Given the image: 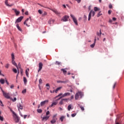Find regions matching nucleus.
Returning <instances> with one entry per match:
<instances>
[{
	"label": "nucleus",
	"instance_id": "nucleus-26",
	"mask_svg": "<svg viewBox=\"0 0 124 124\" xmlns=\"http://www.w3.org/2000/svg\"><path fill=\"white\" fill-rule=\"evenodd\" d=\"M16 27H17V29H18L20 31H22V30H21V28L19 27L18 24H16Z\"/></svg>",
	"mask_w": 124,
	"mask_h": 124
},
{
	"label": "nucleus",
	"instance_id": "nucleus-34",
	"mask_svg": "<svg viewBox=\"0 0 124 124\" xmlns=\"http://www.w3.org/2000/svg\"><path fill=\"white\" fill-rule=\"evenodd\" d=\"M61 62H58V61H56V62H55V64L56 65H61Z\"/></svg>",
	"mask_w": 124,
	"mask_h": 124
},
{
	"label": "nucleus",
	"instance_id": "nucleus-53",
	"mask_svg": "<svg viewBox=\"0 0 124 124\" xmlns=\"http://www.w3.org/2000/svg\"><path fill=\"white\" fill-rule=\"evenodd\" d=\"M76 1L78 2V3H80L81 0H75Z\"/></svg>",
	"mask_w": 124,
	"mask_h": 124
},
{
	"label": "nucleus",
	"instance_id": "nucleus-35",
	"mask_svg": "<svg viewBox=\"0 0 124 124\" xmlns=\"http://www.w3.org/2000/svg\"><path fill=\"white\" fill-rule=\"evenodd\" d=\"M37 111L39 113H42V110L41 109H38L37 110Z\"/></svg>",
	"mask_w": 124,
	"mask_h": 124
},
{
	"label": "nucleus",
	"instance_id": "nucleus-55",
	"mask_svg": "<svg viewBox=\"0 0 124 124\" xmlns=\"http://www.w3.org/2000/svg\"><path fill=\"white\" fill-rule=\"evenodd\" d=\"M50 114V112L49 111H47V112L46 113V116H48L47 115Z\"/></svg>",
	"mask_w": 124,
	"mask_h": 124
},
{
	"label": "nucleus",
	"instance_id": "nucleus-48",
	"mask_svg": "<svg viewBox=\"0 0 124 124\" xmlns=\"http://www.w3.org/2000/svg\"><path fill=\"white\" fill-rule=\"evenodd\" d=\"M116 84H117V83L115 82V83H114V85L113 86V89H114L115 88V86H116Z\"/></svg>",
	"mask_w": 124,
	"mask_h": 124
},
{
	"label": "nucleus",
	"instance_id": "nucleus-5",
	"mask_svg": "<svg viewBox=\"0 0 124 124\" xmlns=\"http://www.w3.org/2000/svg\"><path fill=\"white\" fill-rule=\"evenodd\" d=\"M13 116L15 118V122L16 123H18L19 122V118L17 116V115L15 113V112H13Z\"/></svg>",
	"mask_w": 124,
	"mask_h": 124
},
{
	"label": "nucleus",
	"instance_id": "nucleus-42",
	"mask_svg": "<svg viewBox=\"0 0 124 124\" xmlns=\"http://www.w3.org/2000/svg\"><path fill=\"white\" fill-rule=\"evenodd\" d=\"M18 68H19V69H21V64L19 62L18 64Z\"/></svg>",
	"mask_w": 124,
	"mask_h": 124
},
{
	"label": "nucleus",
	"instance_id": "nucleus-23",
	"mask_svg": "<svg viewBox=\"0 0 124 124\" xmlns=\"http://www.w3.org/2000/svg\"><path fill=\"white\" fill-rule=\"evenodd\" d=\"M29 69L28 68L26 70V76L29 78Z\"/></svg>",
	"mask_w": 124,
	"mask_h": 124
},
{
	"label": "nucleus",
	"instance_id": "nucleus-64",
	"mask_svg": "<svg viewBox=\"0 0 124 124\" xmlns=\"http://www.w3.org/2000/svg\"><path fill=\"white\" fill-rule=\"evenodd\" d=\"M120 124L119 123L117 122V121H116V124Z\"/></svg>",
	"mask_w": 124,
	"mask_h": 124
},
{
	"label": "nucleus",
	"instance_id": "nucleus-3",
	"mask_svg": "<svg viewBox=\"0 0 124 124\" xmlns=\"http://www.w3.org/2000/svg\"><path fill=\"white\" fill-rule=\"evenodd\" d=\"M70 16L72 17V18L73 19L74 23H75V24L78 26V21L77 20V19L76 18L75 16L72 15V14H71L70 15Z\"/></svg>",
	"mask_w": 124,
	"mask_h": 124
},
{
	"label": "nucleus",
	"instance_id": "nucleus-15",
	"mask_svg": "<svg viewBox=\"0 0 124 124\" xmlns=\"http://www.w3.org/2000/svg\"><path fill=\"white\" fill-rule=\"evenodd\" d=\"M55 20L54 19H52L51 18L48 21V23L49 25L53 24Z\"/></svg>",
	"mask_w": 124,
	"mask_h": 124
},
{
	"label": "nucleus",
	"instance_id": "nucleus-4",
	"mask_svg": "<svg viewBox=\"0 0 124 124\" xmlns=\"http://www.w3.org/2000/svg\"><path fill=\"white\" fill-rule=\"evenodd\" d=\"M57 115L56 114L53 116L52 120L50 121L52 124H54L56 122V121L57 120V118H56Z\"/></svg>",
	"mask_w": 124,
	"mask_h": 124
},
{
	"label": "nucleus",
	"instance_id": "nucleus-58",
	"mask_svg": "<svg viewBox=\"0 0 124 124\" xmlns=\"http://www.w3.org/2000/svg\"><path fill=\"white\" fill-rule=\"evenodd\" d=\"M25 15H26V16L29 15L28 12V11H26V12L25 13Z\"/></svg>",
	"mask_w": 124,
	"mask_h": 124
},
{
	"label": "nucleus",
	"instance_id": "nucleus-16",
	"mask_svg": "<svg viewBox=\"0 0 124 124\" xmlns=\"http://www.w3.org/2000/svg\"><path fill=\"white\" fill-rule=\"evenodd\" d=\"M12 64L16 67L17 69H18V66L16 63V62L14 61V60H13L12 61Z\"/></svg>",
	"mask_w": 124,
	"mask_h": 124
},
{
	"label": "nucleus",
	"instance_id": "nucleus-9",
	"mask_svg": "<svg viewBox=\"0 0 124 124\" xmlns=\"http://www.w3.org/2000/svg\"><path fill=\"white\" fill-rule=\"evenodd\" d=\"M52 11L56 15L60 16L61 15V13L56 9H51Z\"/></svg>",
	"mask_w": 124,
	"mask_h": 124
},
{
	"label": "nucleus",
	"instance_id": "nucleus-32",
	"mask_svg": "<svg viewBox=\"0 0 124 124\" xmlns=\"http://www.w3.org/2000/svg\"><path fill=\"white\" fill-rule=\"evenodd\" d=\"M10 66V64L9 63H6L5 65V67L6 68H9V67Z\"/></svg>",
	"mask_w": 124,
	"mask_h": 124
},
{
	"label": "nucleus",
	"instance_id": "nucleus-14",
	"mask_svg": "<svg viewBox=\"0 0 124 124\" xmlns=\"http://www.w3.org/2000/svg\"><path fill=\"white\" fill-rule=\"evenodd\" d=\"M13 10L14 11L16 16H18L19 15L20 12L17 11L16 9H13Z\"/></svg>",
	"mask_w": 124,
	"mask_h": 124
},
{
	"label": "nucleus",
	"instance_id": "nucleus-56",
	"mask_svg": "<svg viewBox=\"0 0 124 124\" xmlns=\"http://www.w3.org/2000/svg\"><path fill=\"white\" fill-rule=\"evenodd\" d=\"M109 9H112V4H109Z\"/></svg>",
	"mask_w": 124,
	"mask_h": 124
},
{
	"label": "nucleus",
	"instance_id": "nucleus-44",
	"mask_svg": "<svg viewBox=\"0 0 124 124\" xmlns=\"http://www.w3.org/2000/svg\"><path fill=\"white\" fill-rule=\"evenodd\" d=\"M64 118V117L62 116L61 117L60 120H61V121L62 122Z\"/></svg>",
	"mask_w": 124,
	"mask_h": 124
},
{
	"label": "nucleus",
	"instance_id": "nucleus-7",
	"mask_svg": "<svg viewBox=\"0 0 124 124\" xmlns=\"http://www.w3.org/2000/svg\"><path fill=\"white\" fill-rule=\"evenodd\" d=\"M48 102V100H46L45 101H43V102L40 103V105L41 107L44 106L45 104H47Z\"/></svg>",
	"mask_w": 124,
	"mask_h": 124
},
{
	"label": "nucleus",
	"instance_id": "nucleus-24",
	"mask_svg": "<svg viewBox=\"0 0 124 124\" xmlns=\"http://www.w3.org/2000/svg\"><path fill=\"white\" fill-rule=\"evenodd\" d=\"M96 34L97 36L100 37L102 34L101 30H100V32H99L98 31L97 32Z\"/></svg>",
	"mask_w": 124,
	"mask_h": 124
},
{
	"label": "nucleus",
	"instance_id": "nucleus-20",
	"mask_svg": "<svg viewBox=\"0 0 124 124\" xmlns=\"http://www.w3.org/2000/svg\"><path fill=\"white\" fill-rule=\"evenodd\" d=\"M61 71L63 72V73L64 74V75H66V74L67 73V71L66 70V69L62 68V69H61Z\"/></svg>",
	"mask_w": 124,
	"mask_h": 124
},
{
	"label": "nucleus",
	"instance_id": "nucleus-46",
	"mask_svg": "<svg viewBox=\"0 0 124 124\" xmlns=\"http://www.w3.org/2000/svg\"><path fill=\"white\" fill-rule=\"evenodd\" d=\"M80 107V108H81V109L82 110V111H84V107H82V106H79Z\"/></svg>",
	"mask_w": 124,
	"mask_h": 124
},
{
	"label": "nucleus",
	"instance_id": "nucleus-11",
	"mask_svg": "<svg viewBox=\"0 0 124 124\" xmlns=\"http://www.w3.org/2000/svg\"><path fill=\"white\" fill-rule=\"evenodd\" d=\"M43 63L42 62H40L39 63V70L38 71V72H39V71H41L42 69L43 68Z\"/></svg>",
	"mask_w": 124,
	"mask_h": 124
},
{
	"label": "nucleus",
	"instance_id": "nucleus-38",
	"mask_svg": "<svg viewBox=\"0 0 124 124\" xmlns=\"http://www.w3.org/2000/svg\"><path fill=\"white\" fill-rule=\"evenodd\" d=\"M0 114H1V112L0 111V121H3V118L2 117L0 116Z\"/></svg>",
	"mask_w": 124,
	"mask_h": 124
},
{
	"label": "nucleus",
	"instance_id": "nucleus-39",
	"mask_svg": "<svg viewBox=\"0 0 124 124\" xmlns=\"http://www.w3.org/2000/svg\"><path fill=\"white\" fill-rule=\"evenodd\" d=\"M91 13H89V17H88V20L90 21L91 20Z\"/></svg>",
	"mask_w": 124,
	"mask_h": 124
},
{
	"label": "nucleus",
	"instance_id": "nucleus-50",
	"mask_svg": "<svg viewBox=\"0 0 124 124\" xmlns=\"http://www.w3.org/2000/svg\"><path fill=\"white\" fill-rule=\"evenodd\" d=\"M22 93H26V89H24V90H23V91H22Z\"/></svg>",
	"mask_w": 124,
	"mask_h": 124
},
{
	"label": "nucleus",
	"instance_id": "nucleus-30",
	"mask_svg": "<svg viewBox=\"0 0 124 124\" xmlns=\"http://www.w3.org/2000/svg\"><path fill=\"white\" fill-rule=\"evenodd\" d=\"M102 15V14L101 13V11H100L98 14H97V17H99L100 16H101Z\"/></svg>",
	"mask_w": 124,
	"mask_h": 124
},
{
	"label": "nucleus",
	"instance_id": "nucleus-28",
	"mask_svg": "<svg viewBox=\"0 0 124 124\" xmlns=\"http://www.w3.org/2000/svg\"><path fill=\"white\" fill-rule=\"evenodd\" d=\"M72 105H69L68 107V111H70L71 110V109L72 108Z\"/></svg>",
	"mask_w": 124,
	"mask_h": 124
},
{
	"label": "nucleus",
	"instance_id": "nucleus-43",
	"mask_svg": "<svg viewBox=\"0 0 124 124\" xmlns=\"http://www.w3.org/2000/svg\"><path fill=\"white\" fill-rule=\"evenodd\" d=\"M39 82V84H41L42 83V79H41V78H40Z\"/></svg>",
	"mask_w": 124,
	"mask_h": 124
},
{
	"label": "nucleus",
	"instance_id": "nucleus-41",
	"mask_svg": "<svg viewBox=\"0 0 124 124\" xmlns=\"http://www.w3.org/2000/svg\"><path fill=\"white\" fill-rule=\"evenodd\" d=\"M62 95V93H60V94H59V95H58V96H56V97H55V98H57L58 97H60V96H61Z\"/></svg>",
	"mask_w": 124,
	"mask_h": 124
},
{
	"label": "nucleus",
	"instance_id": "nucleus-10",
	"mask_svg": "<svg viewBox=\"0 0 124 124\" xmlns=\"http://www.w3.org/2000/svg\"><path fill=\"white\" fill-rule=\"evenodd\" d=\"M23 19V16H20L16 20L15 23L20 22Z\"/></svg>",
	"mask_w": 124,
	"mask_h": 124
},
{
	"label": "nucleus",
	"instance_id": "nucleus-63",
	"mask_svg": "<svg viewBox=\"0 0 124 124\" xmlns=\"http://www.w3.org/2000/svg\"><path fill=\"white\" fill-rule=\"evenodd\" d=\"M27 117V115H24V119H25Z\"/></svg>",
	"mask_w": 124,
	"mask_h": 124
},
{
	"label": "nucleus",
	"instance_id": "nucleus-61",
	"mask_svg": "<svg viewBox=\"0 0 124 124\" xmlns=\"http://www.w3.org/2000/svg\"><path fill=\"white\" fill-rule=\"evenodd\" d=\"M96 37H95L94 41V44L96 43Z\"/></svg>",
	"mask_w": 124,
	"mask_h": 124
},
{
	"label": "nucleus",
	"instance_id": "nucleus-22",
	"mask_svg": "<svg viewBox=\"0 0 124 124\" xmlns=\"http://www.w3.org/2000/svg\"><path fill=\"white\" fill-rule=\"evenodd\" d=\"M23 81H24V84L26 85L27 83V78H25V77H24L23 78Z\"/></svg>",
	"mask_w": 124,
	"mask_h": 124
},
{
	"label": "nucleus",
	"instance_id": "nucleus-31",
	"mask_svg": "<svg viewBox=\"0 0 124 124\" xmlns=\"http://www.w3.org/2000/svg\"><path fill=\"white\" fill-rule=\"evenodd\" d=\"M5 3L7 6H11V5H9V4H8V0H5Z\"/></svg>",
	"mask_w": 124,
	"mask_h": 124
},
{
	"label": "nucleus",
	"instance_id": "nucleus-1",
	"mask_svg": "<svg viewBox=\"0 0 124 124\" xmlns=\"http://www.w3.org/2000/svg\"><path fill=\"white\" fill-rule=\"evenodd\" d=\"M83 95V94L82 92H78V93H76V94L75 99L78 100L79 97L81 98Z\"/></svg>",
	"mask_w": 124,
	"mask_h": 124
},
{
	"label": "nucleus",
	"instance_id": "nucleus-62",
	"mask_svg": "<svg viewBox=\"0 0 124 124\" xmlns=\"http://www.w3.org/2000/svg\"><path fill=\"white\" fill-rule=\"evenodd\" d=\"M116 17H113V21H116Z\"/></svg>",
	"mask_w": 124,
	"mask_h": 124
},
{
	"label": "nucleus",
	"instance_id": "nucleus-25",
	"mask_svg": "<svg viewBox=\"0 0 124 124\" xmlns=\"http://www.w3.org/2000/svg\"><path fill=\"white\" fill-rule=\"evenodd\" d=\"M90 14H91V16H92V15H93V16H94V15H95V13L93 10H91Z\"/></svg>",
	"mask_w": 124,
	"mask_h": 124
},
{
	"label": "nucleus",
	"instance_id": "nucleus-45",
	"mask_svg": "<svg viewBox=\"0 0 124 124\" xmlns=\"http://www.w3.org/2000/svg\"><path fill=\"white\" fill-rule=\"evenodd\" d=\"M20 73H21V75H22L23 72V69L22 68H20Z\"/></svg>",
	"mask_w": 124,
	"mask_h": 124
},
{
	"label": "nucleus",
	"instance_id": "nucleus-54",
	"mask_svg": "<svg viewBox=\"0 0 124 124\" xmlns=\"http://www.w3.org/2000/svg\"><path fill=\"white\" fill-rule=\"evenodd\" d=\"M38 13H39L40 14H42V11L41 10H38Z\"/></svg>",
	"mask_w": 124,
	"mask_h": 124
},
{
	"label": "nucleus",
	"instance_id": "nucleus-17",
	"mask_svg": "<svg viewBox=\"0 0 124 124\" xmlns=\"http://www.w3.org/2000/svg\"><path fill=\"white\" fill-rule=\"evenodd\" d=\"M68 82V80H65V81H63L62 80H58V83H66Z\"/></svg>",
	"mask_w": 124,
	"mask_h": 124
},
{
	"label": "nucleus",
	"instance_id": "nucleus-52",
	"mask_svg": "<svg viewBox=\"0 0 124 124\" xmlns=\"http://www.w3.org/2000/svg\"><path fill=\"white\" fill-rule=\"evenodd\" d=\"M17 76H16V78H17L18 75L19 74V71L18 70V69H17Z\"/></svg>",
	"mask_w": 124,
	"mask_h": 124
},
{
	"label": "nucleus",
	"instance_id": "nucleus-59",
	"mask_svg": "<svg viewBox=\"0 0 124 124\" xmlns=\"http://www.w3.org/2000/svg\"><path fill=\"white\" fill-rule=\"evenodd\" d=\"M46 87H50L49 83H46Z\"/></svg>",
	"mask_w": 124,
	"mask_h": 124
},
{
	"label": "nucleus",
	"instance_id": "nucleus-37",
	"mask_svg": "<svg viewBox=\"0 0 124 124\" xmlns=\"http://www.w3.org/2000/svg\"><path fill=\"white\" fill-rule=\"evenodd\" d=\"M11 100H12L13 102H15L16 101V98L15 97L14 98V99H12V98H11Z\"/></svg>",
	"mask_w": 124,
	"mask_h": 124
},
{
	"label": "nucleus",
	"instance_id": "nucleus-51",
	"mask_svg": "<svg viewBox=\"0 0 124 124\" xmlns=\"http://www.w3.org/2000/svg\"><path fill=\"white\" fill-rule=\"evenodd\" d=\"M76 115H77L76 113H74V114H72L71 116H72V117H74L76 116Z\"/></svg>",
	"mask_w": 124,
	"mask_h": 124
},
{
	"label": "nucleus",
	"instance_id": "nucleus-2",
	"mask_svg": "<svg viewBox=\"0 0 124 124\" xmlns=\"http://www.w3.org/2000/svg\"><path fill=\"white\" fill-rule=\"evenodd\" d=\"M69 18V16L65 15L62 17L61 19V21L62 22H67L68 21V19Z\"/></svg>",
	"mask_w": 124,
	"mask_h": 124
},
{
	"label": "nucleus",
	"instance_id": "nucleus-8",
	"mask_svg": "<svg viewBox=\"0 0 124 124\" xmlns=\"http://www.w3.org/2000/svg\"><path fill=\"white\" fill-rule=\"evenodd\" d=\"M3 93V96L7 98V99H9L10 98V96H9V93H5V92H4V91H2Z\"/></svg>",
	"mask_w": 124,
	"mask_h": 124
},
{
	"label": "nucleus",
	"instance_id": "nucleus-13",
	"mask_svg": "<svg viewBox=\"0 0 124 124\" xmlns=\"http://www.w3.org/2000/svg\"><path fill=\"white\" fill-rule=\"evenodd\" d=\"M17 108H18V110H19L20 109L21 110L23 109V106L21 104H20V103H18L17 104Z\"/></svg>",
	"mask_w": 124,
	"mask_h": 124
},
{
	"label": "nucleus",
	"instance_id": "nucleus-49",
	"mask_svg": "<svg viewBox=\"0 0 124 124\" xmlns=\"http://www.w3.org/2000/svg\"><path fill=\"white\" fill-rule=\"evenodd\" d=\"M0 105L2 107H3V105L2 104V102L0 100Z\"/></svg>",
	"mask_w": 124,
	"mask_h": 124
},
{
	"label": "nucleus",
	"instance_id": "nucleus-19",
	"mask_svg": "<svg viewBox=\"0 0 124 124\" xmlns=\"http://www.w3.org/2000/svg\"><path fill=\"white\" fill-rule=\"evenodd\" d=\"M62 86H60V87H58L56 90H55V93H57L59 91L62 89Z\"/></svg>",
	"mask_w": 124,
	"mask_h": 124
},
{
	"label": "nucleus",
	"instance_id": "nucleus-60",
	"mask_svg": "<svg viewBox=\"0 0 124 124\" xmlns=\"http://www.w3.org/2000/svg\"><path fill=\"white\" fill-rule=\"evenodd\" d=\"M111 10H109L108 12V14H109V15H110V14H111Z\"/></svg>",
	"mask_w": 124,
	"mask_h": 124
},
{
	"label": "nucleus",
	"instance_id": "nucleus-57",
	"mask_svg": "<svg viewBox=\"0 0 124 124\" xmlns=\"http://www.w3.org/2000/svg\"><path fill=\"white\" fill-rule=\"evenodd\" d=\"M14 87V84H12V85H11V86H10L11 89H13Z\"/></svg>",
	"mask_w": 124,
	"mask_h": 124
},
{
	"label": "nucleus",
	"instance_id": "nucleus-6",
	"mask_svg": "<svg viewBox=\"0 0 124 124\" xmlns=\"http://www.w3.org/2000/svg\"><path fill=\"white\" fill-rule=\"evenodd\" d=\"M70 95V93H69V92H67V93H64V94L62 95V96L61 97H60V98H59L58 99V100H59L60 99H61L62 98L64 97L65 96H69Z\"/></svg>",
	"mask_w": 124,
	"mask_h": 124
},
{
	"label": "nucleus",
	"instance_id": "nucleus-21",
	"mask_svg": "<svg viewBox=\"0 0 124 124\" xmlns=\"http://www.w3.org/2000/svg\"><path fill=\"white\" fill-rule=\"evenodd\" d=\"M94 10L95 12L100 11V9L99 8H97V7H94Z\"/></svg>",
	"mask_w": 124,
	"mask_h": 124
},
{
	"label": "nucleus",
	"instance_id": "nucleus-29",
	"mask_svg": "<svg viewBox=\"0 0 124 124\" xmlns=\"http://www.w3.org/2000/svg\"><path fill=\"white\" fill-rule=\"evenodd\" d=\"M11 57H12V60H15V55L13 53L11 54Z\"/></svg>",
	"mask_w": 124,
	"mask_h": 124
},
{
	"label": "nucleus",
	"instance_id": "nucleus-33",
	"mask_svg": "<svg viewBox=\"0 0 124 124\" xmlns=\"http://www.w3.org/2000/svg\"><path fill=\"white\" fill-rule=\"evenodd\" d=\"M13 71L16 74L17 72V69L16 68H13Z\"/></svg>",
	"mask_w": 124,
	"mask_h": 124
},
{
	"label": "nucleus",
	"instance_id": "nucleus-40",
	"mask_svg": "<svg viewBox=\"0 0 124 124\" xmlns=\"http://www.w3.org/2000/svg\"><path fill=\"white\" fill-rule=\"evenodd\" d=\"M95 45V43H94L93 44L91 45V47L93 48L94 47Z\"/></svg>",
	"mask_w": 124,
	"mask_h": 124
},
{
	"label": "nucleus",
	"instance_id": "nucleus-27",
	"mask_svg": "<svg viewBox=\"0 0 124 124\" xmlns=\"http://www.w3.org/2000/svg\"><path fill=\"white\" fill-rule=\"evenodd\" d=\"M0 83L1 84H4V83H5V80H4V79H3V78H1V79H0Z\"/></svg>",
	"mask_w": 124,
	"mask_h": 124
},
{
	"label": "nucleus",
	"instance_id": "nucleus-47",
	"mask_svg": "<svg viewBox=\"0 0 124 124\" xmlns=\"http://www.w3.org/2000/svg\"><path fill=\"white\" fill-rule=\"evenodd\" d=\"M64 102H68L69 99H62Z\"/></svg>",
	"mask_w": 124,
	"mask_h": 124
},
{
	"label": "nucleus",
	"instance_id": "nucleus-12",
	"mask_svg": "<svg viewBox=\"0 0 124 124\" xmlns=\"http://www.w3.org/2000/svg\"><path fill=\"white\" fill-rule=\"evenodd\" d=\"M58 100H59L57 99V100H56V101L55 102H53L52 103V104L51 105V106H49V108H51V107H53L54 106L57 105L58 104Z\"/></svg>",
	"mask_w": 124,
	"mask_h": 124
},
{
	"label": "nucleus",
	"instance_id": "nucleus-36",
	"mask_svg": "<svg viewBox=\"0 0 124 124\" xmlns=\"http://www.w3.org/2000/svg\"><path fill=\"white\" fill-rule=\"evenodd\" d=\"M63 100H63V99H62V100H61V102H60L59 104H60L61 105H62L63 103V102H64Z\"/></svg>",
	"mask_w": 124,
	"mask_h": 124
},
{
	"label": "nucleus",
	"instance_id": "nucleus-18",
	"mask_svg": "<svg viewBox=\"0 0 124 124\" xmlns=\"http://www.w3.org/2000/svg\"><path fill=\"white\" fill-rule=\"evenodd\" d=\"M49 118V116H46L45 117H44L42 119V121H47Z\"/></svg>",
	"mask_w": 124,
	"mask_h": 124
}]
</instances>
